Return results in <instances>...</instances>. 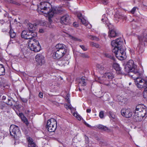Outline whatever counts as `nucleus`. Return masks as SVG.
I'll return each instance as SVG.
<instances>
[{
  "label": "nucleus",
  "mask_w": 147,
  "mask_h": 147,
  "mask_svg": "<svg viewBox=\"0 0 147 147\" xmlns=\"http://www.w3.org/2000/svg\"><path fill=\"white\" fill-rule=\"evenodd\" d=\"M84 123L85 124V125H86L87 126L89 127H91L90 125H89V124L87 123L86 121H84Z\"/></svg>",
  "instance_id": "5fc2aeb1"
},
{
  "label": "nucleus",
  "mask_w": 147,
  "mask_h": 147,
  "mask_svg": "<svg viewBox=\"0 0 147 147\" xmlns=\"http://www.w3.org/2000/svg\"><path fill=\"white\" fill-rule=\"evenodd\" d=\"M137 37L140 42L136 50L139 53H142L144 51L145 45H147V36L138 35Z\"/></svg>",
  "instance_id": "39448f33"
},
{
  "label": "nucleus",
  "mask_w": 147,
  "mask_h": 147,
  "mask_svg": "<svg viewBox=\"0 0 147 147\" xmlns=\"http://www.w3.org/2000/svg\"><path fill=\"white\" fill-rule=\"evenodd\" d=\"M15 97H16V95L15 94H10L9 95H8L7 100L5 103L10 106H12L14 104L15 100Z\"/></svg>",
  "instance_id": "f8f14e48"
},
{
  "label": "nucleus",
  "mask_w": 147,
  "mask_h": 147,
  "mask_svg": "<svg viewBox=\"0 0 147 147\" xmlns=\"http://www.w3.org/2000/svg\"><path fill=\"white\" fill-rule=\"evenodd\" d=\"M80 20L81 22L83 24L86 26L87 25V23L86 22V21L84 18H82L81 19H80Z\"/></svg>",
  "instance_id": "58836bf2"
},
{
  "label": "nucleus",
  "mask_w": 147,
  "mask_h": 147,
  "mask_svg": "<svg viewBox=\"0 0 147 147\" xmlns=\"http://www.w3.org/2000/svg\"><path fill=\"white\" fill-rule=\"evenodd\" d=\"M85 140L86 141V143H88V137L86 136H85Z\"/></svg>",
  "instance_id": "6e6d98bb"
},
{
  "label": "nucleus",
  "mask_w": 147,
  "mask_h": 147,
  "mask_svg": "<svg viewBox=\"0 0 147 147\" xmlns=\"http://www.w3.org/2000/svg\"><path fill=\"white\" fill-rule=\"evenodd\" d=\"M68 105H65V107L67 109H68Z\"/></svg>",
  "instance_id": "338daca9"
},
{
  "label": "nucleus",
  "mask_w": 147,
  "mask_h": 147,
  "mask_svg": "<svg viewBox=\"0 0 147 147\" xmlns=\"http://www.w3.org/2000/svg\"><path fill=\"white\" fill-rule=\"evenodd\" d=\"M71 39H72L73 40H76H76H78V41H80V39H78L77 38L75 37L74 36H71Z\"/></svg>",
  "instance_id": "603ef678"
},
{
  "label": "nucleus",
  "mask_w": 147,
  "mask_h": 147,
  "mask_svg": "<svg viewBox=\"0 0 147 147\" xmlns=\"http://www.w3.org/2000/svg\"><path fill=\"white\" fill-rule=\"evenodd\" d=\"M38 96L40 98H42L43 96L42 93L41 92H40L38 94Z\"/></svg>",
  "instance_id": "864d4df0"
},
{
  "label": "nucleus",
  "mask_w": 147,
  "mask_h": 147,
  "mask_svg": "<svg viewBox=\"0 0 147 147\" xmlns=\"http://www.w3.org/2000/svg\"><path fill=\"white\" fill-rule=\"evenodd\" d=\"M57 127V122L54 118L49 119L47 121L46 127L48 131L50 132H54Z\"/></svg>",
  "instance_id": "0eeeda50"
},
{
  "label": "nucleus",
  "mask_w": 147,
  "mask_h": 147,
  "mask_svg": "<svg viewBox=\"0 0 147 147\" xmlns=\"http://www.w3.org/2000/svg\"><path fill=\"white\" fill-rule=\"evenodd\" d=\"M102 80L99 82L100 84H102L106 86L110 89L113 88L116 86V85L113 81H111L107 79L105 77L102 78Z\"/></svg>",
  "instance_id": "9d476101"
},
{
  "label": "nucleus",
  "mask_w": 147,
  "mask_h": 147,
  "mask_svg": "<svg viewBox=\"0 0 147 147\" xmlns=\"http://www.w3.org/2000/svg\"><path fill=\"white\" fill-rule=\"evenodd\" d=\"M113 67L118 74H123L119 64L116 63H113Z\"/></svg>",
  "instance_id": "4be33fe9"
},
{
  "label": "nucleus",
  "mask_w": 147,
  "mask_h": 147,
  "mask_svg": "<svg viewBox=\"0 0 147 147\" xmlns=\"http://www.w3.org/2000/svg\"><path fill=\"white\" fill-rule=\"evenodd\" d=\"M115 16L119 19H126V17L123 14H122L121 13H117L115 15Z\"/></svg>",
  "instance_id": "c756f323"
},
{
  "label": "nucleus",
  "mask_w": 147,
  "mask_h": 147,
  "mask_svg": "<svg viewBox=\"0 0 147 147\" xmlns=\"http://www.w3.org/2000/svg\"><path fill=\"white\" fill-rule=\"evenodd\" d=\"M7 13L6 12L5 14H4V17H5L7 16Z\"/></svg>",
  "instance_id": "0e129e2a"
},
{
  "label": "nucleus",
  "mask_w": 147,
  "mask_h": 147,
  "mask_svg": "<svg viewBox=\"0 0 147 147\" xmlns=\"http://www.w3.org/2000/svg\"><path fill=\"white\" fill-rule=\"evenodd\" d=\"M99 116L101 118H103L104 117V112L103 111H101L100 112Z\"/></svg>",
  "instance_id": "c03bdc74"
},
{
  "label": "nucleus",
  "mask_w": 147,
  "mask_h": 147,
  "mask_svg": "<svg viewBox=\"0 0 147 147\" xmlns=\"http://www.w3.org/2000/svg\"><path fill=\"white\" fill-rule=\"evenodd\" d=\"M109 2V0H101L100 1L101 3L104 5H107Z\"/></svg>",
  "instance_id": "c9c22d12"
},
{
  "label": "nucleus",
  "mask_w": 147,
  "mask_h": 147,
  "mask_svg": "<svg viewBox=\"0 0 147 147\" xmlns=\"http://www.w3.org/2000/svg\"><path fill=\"white\" fill-rule=\"evenodd\" d=\"M88 38L92 40H98V38L95 36H92V35H89L88 36Z\"/></svg>",
  "instance_id": "f704fd0d"
},
{
  "label": "nucleus",
  "mask_w": 147,
  "mask_h": 147,
  "mask_svg": "<svg viewBox=\"0 0 147 147\" xmlns=\"http://www.w3.org/2000/svg\"><path fill=\"white\" fill-rule=\"evenodd\" d=\"M20 98L22 101L24 102H26L28 101V100L26 98L21 97H20Z\"/></svg>",
  "instance_id": "8fccbe9b"
},
{
  "label": "nucleus",
  "mask_w": 147,
  "mask_h": 147,
  "mask_svg": "<svg viewBox=\"0 0 147 147\" xmlns=\"http://www.w3.org/2000/svg\"><path fill=\"white\" fill-rule=\"evenodd\" d=\"M52 23H48L47 22L46 27L50 28H53V26L52 25Z\"/></svg>",
  "instance_id": "79ce46f5"
},
{
  "label": "nucleus",
  "mask_w": 147,
  "mask_h": 147,
  "mask_svg": "<svg viewBox=\"0 0 147 147\" xmlns=\"http://www.w3.org/2000/svg\"><path fill=\"white\" fill-rule=\"evenodd\" d=\"M123 40L121 38H117L112 41L111 45L114 48L112 52L115 53L116 57L119 59L122 60L126 57L125 49L123 48Z\"/></svg>",
  "instance_id": "f257e3e1"
},
{
  "label": "nucleus",
  "mask_w": 147,
  "mask_h": 147,
  "mask_svg": "<svg viewBox=\"0 0 147 147\" xmlns=\"http://www.w3.org/2000/svg\"><path fill=\"white\" fill-rule=\"evenodd\" d=\"M80 56L82 58H89L90 57L87 53H80Z\"/></svg>",
  "instance_id": "473e14b6"
},
{
  "label": "nucleus",
  "mask_w": 147,
  "mask_h": 147,
  "mask_svg": "<svg viewBox=\"0 0 147 147\" xmlns=\"http://www.w3.org/2000/svg\"><path fill=\"white\" fill-rule=\"evenodd\" d=\"M98 128L99 129H101L105 131H110V129L105 126L102 125H98Z\"/></svg>",
  "instance_id": "c85d7f7f"
},
{
  "label": "nucleus",
  "mask_w": 147,
  "mask_h": 147,
  "mask_svg": "<svg viewBox=\"0 0 147 147\" xmlns=\"http://www.w3.org/2000/svg\"><path fill=\"white\" fill-rule=\"evenodd\" d=\"M55 53L53 54L54 55L53 57L55 58H57V59H61L66 53L67 51H63L61 50L59 51L58 50H55Z\"/></svg>",
  "instance_id": "6ab92c4d"
},
{
  "label": "nucleus",
  "mask_w": 147,
  "mask_h": 147,
  "mask_svg": "<svg viewBox=\"0 0 147 147\" xmlns=\"http://www.w3.org/2000/svg\"><path fill=\"white\" fill-rule=\"evenodd\" d=\"M37 35V33L32 34L28 31L25 30L23 31L21 34L22 37L26 39H29V40L33 38L36 36Z\"/></svg>",
  "instance_id": "9b49d317"
},
{
  "label": "nucleus",
  "mask_w": 147,
  "mask_h": 147,
  "mask_svg": "<svg viewBox=\"0 0 147 147\" xmlns=\"http://www.w3.org/2000/svg\"><path fill=\"white\" fill-rule=\"evenodd\" d=\"M9 132L10 135L13 136L15 140L17 139L20 134L19 128L14 125L10 126Z\"/></svg>",
  "instance_id": "6e6552de"
},
{
  "label": "nucleus",
  "mask_w": 147,
  "mask_h": 147,
  "mask_svg": "<svg viewBox=\"0 0 147 147\" xmlns=\"http://www.w3.org/2000/svg\"><path fill=\"white\" fill-rule=\"evenodd\" d=\"M70 22V17L68 15H66L61 18V23L63 24L68 25Z\"/></svg>",
  "instance_id": "a211bd4d"
},
{
  "label": "nucleus",
  "mask_w": 147,
  "mask_h": 147,
  "mask_svg": "<svg viewBox=\"0 0 147 147\" xmlns=\"http://www.w3.org/2000/svg\"><path fill=\"white\" fill-rule=\"evenodd\" d=\"M90 45L91 46L94 47L96 48H98L99 47V45L97 43L91 42L90 43Z\"/></svg>",
  "instance_id": "e433bc0d"
},
{
  "label": "nucleus",
  "mask_w": 147,
  "mask_h": 147,
  "mask_svg": "<svg viewBox=\"0 0 147 147\" xmlns=\"http://www.w3.org/2000/svg\"><path fill=\"white\" fill-rule=\"evenodd\" d=\"M147 108L144 105L140 104L138 105L136 108L135 111L140 112L144 114H147Z\"/></svg>",
  "instance_id": "2eb2a0df"
},
{
  "label": "nucleus",
  "mask_w": 147,
  "mask_h": 147,
  "mask_svg": "<svg viewBox=\"0 0 147 147\" xmlns=\"http://www.w3.org/2000/svg\"><path fill=\"white\" fill-rule=\"evenodd\" d=\"M80 47L84 51H86L87 50V48L85 47L84 45H80Z\"/></svg>",
  "instance_id": "de8ad7c7"
},
{
  "label": "nucleus",
  "mask_w": 147,
  "mask_h": 147,
  "mask_svg": "<svg viewBox=\"0 0 147 147\" xmlns=\"http://www.w3.org/2000/svg\"><path fill=\"white\" fill-rule=\"evenodd\" d=\"M11 1L12 0H7L6 1L8 3H11Z\"/></svg>",
  "instance_id": "052dcab7"
},
{
  "label": "nucleus",
  "mask_w": 147,
  "mask_h": 147,
  "mask_svg": "<svg viewBox=\"0 0 147 147\" xmlns=\"http://www.w3.org/2000/svg\"><path fill=\"white\" fill-rule=\"evenodd\" d=\"M0 22L1 24H3L4 22V21L3 20H0Z\"/></svg>",
  "instance_id": "680f3d73"
},
{
  "label": "nucleus",
  "mask_w": 147,
  "mask_h": 147,
  "mask_svg": "<svg viewBox=\"0 0 147 147\" xmlns=\"http://www.w3.org/2000/svg\"><path fill=\"white\" fill-rule=\"evenodd\" d=\"M132 78L134 79L135 84L138 88H144V91L147 92V81H146L139 77L140 76V74L139 76L135 77V75H131Z\"/></svg>",
  "instance_id": "7ed1b4c3"
},
{
  "label": "nucleus",
  "mask_w": 147,
  "mask_h": 147,
  "mask_svg": "<svg viewBox=\"0 0 147 147\" xmlns=\"http://www.w3.org/2000/svg\"><path fill=\"white\" fill-rule=\"evenodd\" d=\"M50 8H51V11H52L54 12V14H60L63 11L62 9L61 8L56 7L54 9V11L53 10L52 7L51 6Z\"/></svg>",
  "instance_id": "5701e85b"
},
{
  "label": "nucleus",
  "mask_w": 147,
  "mask_h": 147,
  "mask_svg": "<svg viewBox=\"0 0 147 147\" xmlns=\"http://www.w3.org/2000/svg\"><path fill=\"white\" fill-rule=\"evenodd\" d=\"M108 21L105 22L106 24L108 27L109 29V36L110 37H115L118 35V33L116 28L110 24H108Z\"/></svg>",
  "instance_id": "1a4fd4ad"
},
{
  "label": "nucleus",
  "mask_w": 147,
  "mask_h": 147,
  "mask_svg": "<svg viewBox=\"0 0 147 147\" xmlns=\"http://www.w3.org/2000/svg\"><path fill=\"white\" fill-rule=\"evenodd\" d=\"M57 65L59 66H65L68 64L69 62L68 60L64 58L57 59Z\"/></svg>",
  "instance_id": "f3484780"
},
{
  "label": "nucleus",
  "mask_w": 147,
  "mask_h": 147,
  "mask_svg": "<svg viewBox=\"0 0 147 147\" xmlns=\"http://www.w3.org/2000/svg\"><path fill=\"white\" fill-rule=\"evenodd\" d=\"M124 70L127 73H133L135 75H140V73L135 67L134 62L132 60H129L128 61L124 67Z\"/></svg>",
  "instance_id": "20e7f679"
},
{
  "label": "nucleus",
  "mask_w": 147,
  "mask_h": 147,
  "mask_svg": "<svg viewBox=\"0 0 147 147\" xmlns=\"http://www.w3.org/2000/svg\"><path fill=\"white\" fill-rule=\"evenodd\" d=\"M105 77L110 81H113V80L114 78V75L111 73H107L106 74Z\"/></svg>",
  "instance_id": "b1692460"
},
{
  "label": "nucleus",
  "mask_w": 147,
  "mask_h": 147,
  "mask_svg": "<svg viewBox=\"0 0 147 147\" xmlns=\"http://www.w3.org/2000/svg\"><path fill=\"white\" fill-rule=\"evenodd\" d=\"M73 26H75V27H77L78 26V25L76 24H75V23H74L73 24Z\"/></svg>",
  "instance_id": "e2e57ef3"
},
{
  "label": "nucleus",
  "mask_w": 147,
  "mask_h": 147,
  "mask_svg": "<svg viewBox=\"0 0 147 147\" xmlns=\"http://www.w3.org/2000/svg\"><path fill=\"white\" fill-rule=\"evenodd\" d=\"M19 115L21 117H22V116H23V117H24V115L22 113H19Z\"/></svg>",
  "instance_id": "69168bd1"
},
{
  "label": "nucleus",
  "mask_w": 147,
  "mask_h": 147,
  "mask_svg": "<svg viewBox=\"0 0 147 147\" xmlns=\"http://www.w3.org/2000/svg\"><path fill=\"white\" fill-rule=\"evenodd\" d=\"M68 109H69L70 110H71L72 109L71 106V105H69L68 106Z\"/></svg>",
  "instance_id": "13d9d810"
},
{
  "label": "nucleus",
  "mask_w": 147,
  "mask_h": 147,
  "mask_svg": "<svg viewBox=\"0 0 147 147\" xmlns=\"http://www.w3.org/2000/svg\"><path fill=\"white\" fill-rule=\"evenodd\" d=\"M5 74V69L3 65L0 64V76Z\"/></svg>",
  "instance_id": "7c9ffc66"
},
{
  "label": "nucleus",
  "mask_w": 147,
  "mask_h": 147,
  "mask_svg": "<svg viewBox=\"0 0 147 147\" xmlns=\"http://www.w3.org/2000/svg\"><path fill=\"white\" fill-rule=\"evenodd\" d=\"M35 59L39 65H42L45 62L44 57L40 54H37L36 55Z\"/></svg>",
  "instance_id": "dca6fc26"
},
{
  "label": "nucleus",
  "mask_w": 147,
  "mask_h": 147,
  "mask_svg": "<svg viewBox=\"0 0 147 147\" xmlns=\"http://www.w3.org/2000/svg\"><path fill=\"white\" fill-rule=\"evenodd\" d=\"M28 142V147H37L36 143L34 142L33 139L30 137L27 138Z\"/></svg>",
  "instance_id": "aec40b11"
},
{
  "label": "nucleus",
  "mask_w": 147,
  "mask_h": 147,
  "mask_svg": "<svg viewBox=\"0 0 147 147\" xmlns=\"http://www.w3.org/2000/svg\"><path fill=\"white\" fill-rule=\"evenodd\" d=\"M136 8L137 7H134L133 8L131 11V13L132 14H134L135 12Z\"/></svg>",
  "instance_id": "09e8293b"
},
{
  "label": "nucleus",
  "mask_w": 147,
  "mask_h": 147,
  "mask_svg": "<svg viewBox=\"0 0 147 147\" xmlns=\"http://www.w3.org/2000/svg\"><path fill=\"white\" fill-rule=\"evenodd\" d=\"M14 106L15 107H19V104L18 103V101L15 100V102L14 104Z\"/></svg>",
  "instance_id": "49530a36"
},
{
  "label": "nucleus",
  "mask_w": 147,
  "mask_h": 147,
  "mask_svg": "<svg viewBox=\"0 0 147 147\" xmlns=\"http://www.w3.org/2000/svg\"><path fill=\"white\" fill-rule=\"evenodd\" d=\"M11 3L15 4L16 5L18 6L20 5H21V4L20 3L17 2L16 1H14L12 0L11 1Z\"/></svg>",
  "instance_id": "4c0bfd02"
},
{
  "label": "nucleus",
  "mask_w": 147,
  "mask_h": 147,
  "mask_svg": "<svg viewBox=\"0 0 147 147\" xmlns=\"http://www.w3.org/2000/svg\"><path fill=\"white\" fill-rule=\"evenodd\" d=\"M39 32L41 33H43L44 32V31L42 29H40L39 30Z\"/></svg>",
  "instance_id": "4d7b16f0"
},
{
  "label": "nucleus",
  "mask_w": 147,
  "mask_h": 147,
  "mask_svg": "<svg viewBox=\"0 0 147 147\" xmlns=\"http://www.w3.org/2000/svg\"><path fill=\"white\" fill-rule=\"evenodd\" d=\"M28 46L30 49L35 52L39 51L40 50V46L37 40L32 38L28 40Z\"/></svg>",
  "instance_id": "423d86ee"
},
{
  "label": "nucleus",
  "mask_w": 147,
  "mask_h": 147,
  "mask_svg": "<svg viewBox=\"0 0 147 147\" xmlns=\"http://www.w3.org/2000/svg\"><path fill=\"white\" fill-rule=\"evenodd\" d=\"M86 79L85 77H82L81 79V81L79 83V85L82 86H85L86 85Z\"/></svg>",
  "instance_id": "a878e982"
},
{
  "label": "nucleus",
  "mask_w": 147,
  "mask_h": 147,
  "mask_svg": "<svg viewBox=\"0 0 147 147\" xmlns=\"http://www.w3.org/2000/svg\"><path fill=\"white\" fill-rule=\"evenodd\" d=\"M51 5L49 3L45 2L41 3L37 9L38 11L42 13L49 16V23H52V21L51 18L54 15V12L51 11Z\"/></svg>",
  "instance_id": "f03ea898"
},
{
  "label": "nucleus",
  "mask_w": 147,
  "mask_h": 147,
  "mask_svg": "<svg viewBox=\"0 0 147 147\" xmlns=\"http://www.w3.org/2000/svg\"><path fill=\"white\" fill-rule=\"evenodd\" d=\"M105 57L109 58L112 60L115 61V58L113 54L108 53H105L104 54Z\"/></svg>",
  "instance_id": "cd10ccee"
},
{
  "label": "nucleus",
  "mask_w": 147,
  "mask_h": 147,
  "mask_svg": "<svg viewBox=\"0 0 147 147\" xmlns=\"http://www.w3.org/2000/svg\"><path fill=\"white\" fill-rule=\"evenodd\" d=\"M109 115L110 117H111L113 119H115V116L114 114L110 111L109 112Z\"/></svg>",
  "instance_id": "ea45409f"
},
{
  "label": "nucleus",
  "mask_w": 147,
  "mask_h": 147,
  "mask_svg": "<svg viewBox=\"0 0 147 147\" xmlns=\"http://www.w3.org/2000/svg\"><path fill=\"white\" fill-rule=\"evenodd\" d=\"M9 28L10 29V31L9 32V33L10 34V37L11 38H14L16 35V33L14 32H13V30L12 29L11 27V22H10V25H9Z\"/></svg>",
  "instance_id": "393cba45"
},
{
  "label": "nucleus",
  "mask_w": 147,
  "mask_h": 147,
  "mask_svg": "<svg viewBox=\"0 0 147 147\" xmlns=\"http://www.w3.org/2000/svg\"><path fill=\"white\" fill-rule=\"evenodd\" d=\"M96 67L100 70H104L105 68L103 65H101L99 64L96 65Z\"/></svg>",
  "instance_id": "72a5a7b5"
},
{
  "label": "nucleus",
  "mask_w": 147,
  "mask_h": 147,
  "mask_svg": "<svg viewBox=\"0 0 147 147\" xmlns=\"http://www.w3.org/2000/svg\"><path fill=\"white\" fill-rule=\"evenodd\" d=\"M91 109H88L86 110V112L88 113H89L91 112Z\"/></svg>",
  "instance_id": "bf43d9fd"
},
{
  "label": "nucleus",
  "mask_w": 147,
  "mask_h": 147,
  "mask_svg": "<svg viewBox=\"0 0 147 147\" xmlns=\"http://www.w3.org/2000/svg\"><path fill=\"white\" fill-rule=\"evenodd\" d=\"M135 112L136 114L137 115L138 117H140V118L141 119V120L143 119V118L145 117H147V114H144V113H142L140 112H139L137 111H135Z\"/></svg>",
  "instance_id": "bb28decb"
},
{
  "label": "nucleus",
  "mask_w": 147,
  "mask_h": 147,
  "mask_svg": "<svg viewBox=\"0 0 147 147\" xmlns=\"http://www.w3.org/2000/svg\"><path fill=\"white\" fill-rule=\"evenodd\" d=\"M8 95H9V94L8 95H3L1 97L2 100H6V99L7 98V97H8Z\"/></svg>",
  "instance_id": "a18cd8bd"
},
{
  "label": "nucleus",
  "mask_w": 147,
  "mask_h": 147,
  "mask_svg": "<svg viewBox=\"0 0 147 147\" xmlns=\"http://www.w3.org/2000/svg\"><path fill=\"white\" fill-rule=\"evenodd\" d=\"M55 48V50L67 51V48L65 45L63 44H58L56 46Z\"/></svg>",
  "instance_id": "412c9836"
},
{
  "label": "nucleus",
  "mask_w": 147,
  "mask_h": 147,
  "mask_svg": "<svg viewBox=\"0 0 147 147\" xmlns=\"http://www.w3.org/2000/svg\"><path fill=\"white\" fill-rule=\"evenodd\" d=\"M47 22L45 21H42L41 22L40 24L42 26H46Z\"/></svg>",
  "instance_id": "37998d69"
},
{
  "label": "nucleus",
  "mask_w": 147,
  "mask_h": 147,
  "mask_svg": "<svg viewBox=\"0 0 147 147\" xmlns=\"http://www.w3.org/2000/svg\"><path fill=\"white\" fill-rule=\"evenodd\" d=\"M121 115L125 117L130 118L131 116L132 113L129 109H123L121 111Z\"/></svg>",
  "instance_id": "ddd939ff"
},
{
  "label": "nucleus",
  "mask_w": 147,
  "mask_h": 147,
  "mask_svg": "<svg viewBox=\"0 0 147 147\" xmlns=\"http://www.w3.org/2000/svg\"><path fill=\"white\" fill-rule=\"evenodd\" d=\"M78 17L80 20L83 18L82 17V14L81 13H79L78 14Z\"/></svg>",
  "instance_id": "3c124183"
},
{
  "label": "nucleus",
  "mask_w": 147,
  "mask_h": 147,
  "mask_svg": "<svg viewBox=\"0 0 147 147\" xmlns=\"http://www.w3.org/2000/svg\"><path fill=\"white\" fill-rule=\"evenodd\" d=\"M23 121H24V123H25V124L28 125V120L25 117H24L23 119H22Z\"/></svg>",
  "instance_id": "a19ab883"
},
{
  "label": "nucleus",
  "mask_w": 147,
  "mask_h": 147,
  "mask_svg": "<svg viewBox=\"0 0 147 147\" xmlns=\"http://www.w3.org/2000/svg\"><path fill=\"white\" fill-rule=\"evenodd\" d=\"M134 115L133 116V119H134V121H141V119L140 118V117L139 116H138L136 114V113L135 112H134Z\"/></svg>",
  "instance_id": "2f4dec72"
},
{
  "label": "nucleus",
  "mask_w": 147,
  "mask_h": 147,
  "mask_svg": "<svg viewBox=\"0 0 147 147\" xmlns=\"http://www.w3.org/2000/svg\"><path fill=\"white\" fill-rule=\"evenodd\" d=\"M27 30L30 32H31L32 34L36 33L35 32L36 29H37V26L36 24H32L31 23H29L27 24Z\"/></svg>",
  "instance_id": "4468645a"
},
{
  "label": "nucleus",
  "mask_w": 147,
  "mask_h": 147,
  "mask_svg": "<svg viewBox=\"0 0 147 147\" xmlns=\"http://www.w3.org/2000/svg\"><path fill=\"white\" fill-rule=\"evenodd\" d=\"M78 118L79 120H80L81 119V118L80 117H79V118Z\"/></svg>",
  "instance_id": "774afa93"
}]
</instances>
